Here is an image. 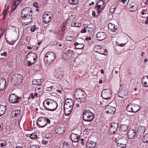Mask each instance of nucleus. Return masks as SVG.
Listing matches in <instances>:
<instances>
[{
    "mask_svg": "<svg viewBox=\"0 0 148 148\" xmlns=\"http://www.w3.org/2000/svg\"><path fill=\"white\" fill-rule=\"evenodd\" d=\"M56 90V86H47L46 88V91H47L54 92Z\"/></svg>",
    "mask_w": 148,
    "mask_h": 148,
    "instance_id": "473e14b6",
    "label": "nucleus"
},
{
    "mask_svg": "<svg viewBox=\"0 0 148 148\" xmlns=\"http://www.w3.org/2000/svg\"><path fill=\"white\" fill-rule=\"evenodd\" d=\"M79 0H68L69 3L70 4L76 5L78 3Z\"/></svg>",
    "mask_w": 148,
    "mask_h": 148,
    "instance_id": "ea45409f",
    "label": "nucleus"
},
{
    "mask_svg": "<svg viewBox=\"0 0 148 148\" xmlns=\"http://www.w3.org/2000/svg\"><path fill=\"white\" fill-rule=\"evenodd\" d=\"M37 58L36 54L32 52L28 53L25 58L27 62H25V64L30 66L35 62Z\"/></svg>",
    "mask_w": 148,
    "mask_h": 148,
    "instance_id": "7ed1b4c3",
    "label": "nucleus"
},
{
    "mask_svg": "<svg viewBox=\"0 0 148 148\" xmlns=\"http://www.w3.org/2000/svg\"><path fill=\"white\" fill-rule=\"evenodd\" d=\"M143 141L144 143H147L148 142V134H146L143 138Z\"/></svg>",
    "mask_w": 148,
    "mask_h": 148,
    "instance_id": "a18cd8bd",
    "label": "nucleus"
},
{
    "mask_svg": "<svg viewBox=\"0 0 148 148\" xmlns=\"http://www.w3.org/2000/svg\"><path fill=\"white\" fill-rule=\"evenodd\" d=\"M22 0H14L12 6V8H13V10H14L16 8L17 6L16 5L18 4Z\"/></svg>",
    "mask_w": 148,
    "mask_h": 148,
    "instance_id": "58836bf2",
    "label": "nucleus"
},
{
    "mask_svg": "<svg viewBox=\"0 0 148 148\" xmlns=\"http://www.w3.org/2000/svg\"><path fill=\"white\" fill-rule=\"evenodd\" d=\"M69 144L67 142H64L63 143L62 147V148H69Z\"/></svg>",
    "mask_w": 148,
    "mask_h": 148,
    "instance_id": "8fccbe9b",
    "label": "nucleus"
},
{
    "mask_svg": "<svg viewBox=\"0 0 148 148\" xmlns=\"http://www.w3.org/2000/svg\"><path fill=\"white\" fill-rule=\"evenodd\" d=\"M136 135H137V133L134 129H129L127 132V136L129 139H132L134 138Z\"/></svg>",
    "mask_w": 148,
    "mask_h": 148,
    "instance_id": "dca6fc26",
    "label": "nucleus"
},
{
    "mask_svg": "<svg viewBox=\"0 0 148 148\" xmlns=\"http://www.w3.org/2000/svg\"><path fill=\"white\" fill-rule=\"evenodd\" d=\"M95 52L98 53L100 54L104 55H106V53H107V50L104 49L101 45H96L93 48Z\"/></svg>",
    "mask_w": 148,
    "mask_h": 148,
    "instance_id": "f8f14e48",
    "label": "nucleus"
},
{
    "mask_svg": "<svg viewBox=\"0 0 148 148\" xmlns=\"http://www.w3.org/2000/svg\"><path fill=\"white\" fill-rule=\"evenodd\" d=\"M148 76L144 77L142 79V83L143 86L145 87H148L147 82L148 81Z\"/></svg>",
    "mask_w": 148,
    "mask_h": 148,
    "instance_id": "c756f323",
    "label": "nucleus"
},
{
    "mask_svg": "<svg viewBox=\"0 0 148 148\" xmlns=\"http://www.w3.org/2000/svg\"><path fill=\"white\" fill-rule=\"evenodd\" d=\"M7 142L5 140H0V148H5L7 145Z\"/></svg>",
    "mask_w": 148,
    "mask_h": 148,
    "instance_id": "c9c22d12",
    "label": "nucleus"
},
{
    "mask_svg": "<svg viewBox=\"0 0 148 148\" xmlns=\"http://www.w3.org/2000/svg\"><path fill=\"white\" fill-rule=\"evenodd\" d=\"M51 121L48 118L40 117L37 120V125L40 128H43L46 126L48 124H50Z\"/></svg>",
    "mask_w": 148,
    "mask_h": 148,
    "instance_id": "423d86ee",
    "label": "nucleus"
},
{
    "mask_svg": "<svg viewBox=\"0 0 148 148\" xmlns=\"http://www.w3.org/2000/svg\"><path fill=\"white\" fill-rule=\"evenodd\" d=\"M66 39L67 41H71L74 39V37L68 36H66Z\"/></svg>",
    "mask_w": 148,
    "mask_h": 148,
    "instance_id": "de8ad7c7",
    "label": "nucleus"
},
{
    "mask_svg": "<svg viewBox=\"0 0 148 148\" xmlns=\"http://www.w3.org/2000/svg\"><path fill=\"white\" fill-rule=\"evenodd\" d=\"M81 26V24L79 23L74 22L71 24V26L75 27H80Z\"/></svg>",
    "mask_w": 148,
    "mask_h": 148,
    "instance_id": "49530a36",
    "label": "nucleus"
},
{
    "mask_svg": "<svg viewBox=\"0 0 148 148\" xmlns=\"http://www.w3.org/2000/svg\"><path fill=\"white\" fill-rule=\"evenodd\" d=\"M22 19L24 20V22L25 25H28L31 23L32 20V14H29L27 16H24L22 17Z\"/></svg>",
    "mask_w": 148,
    "mask_h": 148,
    "instance_id": "2eb2a0df",
    "label": "nucleus"
},
{
    "mask_svg": "<svg viewBox=\"0 0 148 148\" xmlns=\"http://www.w3.org/2000/svg\"><path fill=\"white\" fill-rule=\"evenodd\" d=\"M137 7L136 3L135 2H132L129 5V10L130 12H134L136 10Z\"/></svg>",
    "mask_w": 148,
    "mask_h": 148,
    "instance_id": "bb28decb",
    "label": "nucleus"
},
{
    "mask_svg": "<svg viewBox=\"0 0 148 148\" xmlns=\"http://www.w3.org/2000/svg\"><path fill=\"white\" fill-rule=\"evenodd\" d=\"M23 75L20 74H15L12 77L11 81L14 83H17L21 84L23 81Z\"/></svg>",
    "mask_w": 148,
    "mask_h": 148,
    "instance_id": "6e6552de",
    "label": "nucleus"
},
{
    "mask_svg": "<svg viewBox=\"0 0 148 148\" xmlns=\"http://www.w3.org/2000/svg\"><path fill=\"white\" fill-rule=\"evenodd\" d=\"M68 53L71 54H72L73 53V51L71 50L68 49Z\"/></svg>",
    "mask_w": 148,
    "mask_h": 148,
    "instance_id": "69168bd1",
    "label": "nucleus"
},
{
    "mask_svg": "<svg viewBox=\"0 0 148 148\" xmlns=\"http://www.w3.org/2000/svg\"><path fill=\"white\" fill-rule=\"evenodd\" d=\"M42 143L44 145H46L47 144L48 142L45 140H42Z\"/></svg>",
    "mask_w": 148,
    "mask_h": 148,
    "instance_id": "bf43d9fd",
    "label": "nucleus"
},
{
    "mask_svg": "<svg viewBox=\"0 0 148 148\" xmlns=\"http://www.w3.org/2000/svg\"><path fill=\"white\" fill-rule=\"evenodd\" d=\"M30 97H31L32 99H34L35 98L34 93H31L29 95V97L28 98V99H30Z\"/></svg>",
    "mask_w": 148,
    "mask_h": 148,
    "instance_id": "6e6d98bb",
    "label": "nucleus"
},
{
    "mask_svg": "<svg viewBox=\"0 0 148 148\" xmlns=\"http://www.w3.org/2000/svg\"><path fill=\"white\" fill-rule=\"evenodd\" d=\"M84 28L83 29H82L81 31V33H85L86 32V28H88V29H92V28H91L90 27H88V25L87 24H84Z\"/></svg>",
    "mask_w": 148,
    "mask_h": 148,
    "instance_id": "a19ab883",
    "label": "nucleus"
},
{
    "mask_svg": "<svg viewBox=\"0 0 148 148\" xmlns=\"http://www.w3.org/2000/svg\"><path fill=\"white\" fill-rule=\"evenodd\" d=\"M140 109V106L138 105L132 103L129 104L126 108V109L127 111L133 112H137Z\"/></svg>",
    "mask_w": 148,
    "mask_h": 148,
    "instance_id": "9d476101",
    "label": "nucleus"
},
{
    "mask_svg": "<svg viewBox=\"0 0 148 148\" xmlns=\"http://www.w3.org/2000/svg\"><path fill=\"white\" fill-rule=\"evenodd\" d=\"M42 79H34L32 81V84L34 85L37 86L41 85Z\"/></svg>",
    "mask_w": 148,
    "mask_h": 148,
    "instance_id": "e433bc0d",
    "label": "nucleus"
},
{
    "mask_svg": "<svg viewBox=\"0 0 148 148\" xmlns=\"http://www.w3.org/2000/svg\"><path fill=\"white\" fill-rule=\"evenodd\" d=\"M129 119V116H125L122 119V121L124 124H127L130 122V120Z\"/></svg>",
    "mask_w": 148,
    "mask_h": 148,
    "instance_id": "4c0bfd02",
    "label": "nucleus"
},
{
    "mask_svg": "<svg viewBox=\"0 0 148 148\" xmlns=\"http://www.w3.org/2000/svg\"><path fill=\"white\" fill-rule=\"evenodd\" d=\"M118 127V124L116 123H112L109 128L110 134H113L115 133Z\"/></svg>",
    "mask_w": 148,
    "mask_h": 148,
    "instance_id": "4468645a",
    "label": "nucleus"
},
{
    "mask_svg": "<svg viewBox=\"0 0 148 148\" xmlns=\"http://www.w3.org/2000/svg\"><path fill=\"white\" fill-rule=\"evenodd\" d=\"M3 129V123L0 122V131H2Z\"/></svg>",
    "mask_w": 148,
    "mask_h": 148,
    "instance_id": "052dcab7",
    "label": "nucleus"
},
{
    "mask_svg": "<svg viewBox=\"0 0 148 148\" xmlns=\"http://www.w3.org/2000/svg\"><path fill=\"white\" fill-rule=\"evenodd\" d=\"M128 126L127 125L122 124L120 128V130L121 132H125L128 129Z\"/></svg>",
    "mask_w": 148,
    "mask_h": 148,
    "instance_id": "72a5a7b5",
    "label": "nucleus"
},
{
    "mask_svg": "<svg viewBox=\"0 0 148 148\" xmlns=\"http://www.w3.org/2000/svg\"><path fill=\"white\" fill-rule=\"evenodd\" d=\"M74 96L77 101L79 102L80 103L84 102L86 100L85 92L82 90L76 89L74 92Z\"/></svg>",
    "mask_w": 148,
    "mask_h": 148,
    "instance_id": "f03ea898",
    "label": "nucleus"
},
{
    "mask_svg": "<svg viewBox=\"0 0 148 148\" xmlns=\"http://www.w3.org/2000/svg\"><path fill=\"white\" fill-rule=\"evenodd\" d=\"M92 16H93L95 17L96 15V13L95 11H93L92 12Z\"/></svg>",
    "mask_w": 148,
    "mask_h": 148,
    "instance_id": "338daca9",
    "label": "nucleus"
},
{
    "mask_svg": "<svg viewBox=\"0 0 148 148\" xmlns=\"http://www.w3.org/2000/svg\"><path fill=\"white\" fill-rule=\"evenodd\" d=\"M21 97H18L15 94H11L9 97V101L11 103H17L21 101Z\"/></svg>",
    "mask_w": 148,
    "mask_h": 148,
    "instance_id": "1a4fd4ad",
    "label": "nucleus"
},
{
    "mask_svg": "<svg viewBox=\"0 0 148 148\" xmlns=\"http://www.w3.org/2000/svg\"><path fill=\"white\" fill-rule=\"evenodd\" d=\"M94 116V114L89 110L86 109L83 112V118L85 121H91L93 120Z\"/></svg>",
    "mask_w": 148,
    "mask_h": 148,
    "instance_id": "20e7f679",
    "label": "nucleus"
},
{
    "mask_svg": "<svg viewBox=\"0 0 148 148\" xmlns=\"http://www.w3.org/2000/svg\"><path fill=\"white\" fill-rule=\"evenodd\" d=\"M74 101L71 99H68L65 100V102L64 103V106L71 108H73L74 105Z\"/></svg>",
    "mask_w": 148,
    "mask_h": 148,
    "instance_id": "aec40b11",
    "label": "nucleus"
},
{
    "mask_svg": "<svg viewBox=\"0 0 148 148\" xmlns=\"http://www.w3.org/2000/svg\"><path fill=\"white\" fill-rule=\"evenodd\" d=\"M1 56H4L5 57H6L7 56V52L6 51H5L3 52V53H1Z\"/></svg>",
    "mask_w": 148,
    "mask_h": 148,
    "instance_id": "680f3d73",
    "label": "nucleus"
},
{
    "mask_svg": "<svg viewBox=\"0 0 148 148\" xmlns=\"http://www.w3.org/2000/svg\"><path fill=\"white\" fill-rule=\"evenodd\" d=\"M52 14L51 12H44L43 16V21L44 23L47 24L51 20Z\"/></svg>",
    "mask_w": 148,
    "mask_h": 148,
    "instance_id": "9b49d317",
    "label": "nucleus"
},
{
    "mask_svg": "<svg viewBox=\"0 0 148 148\" xmlns=\"http://www.w3.org/2000/svg\"><path fill=\"white\" fill-rule=\"evenodd\" d=\"M96 37L98 40L101 41L106 38L107 35L104 32H99L97 34Z\"/></svg>",
    "mask_w": 148,
    "mask_h": 148,
    "instance_id": "6ab92c4d",
    "label": "nucleus"
},
{
    "mask_svg": "<svg viewBox=\"0 0 148 148\" xmlns=\"http://www.w3.org/2000/svg\"><path fill=\"white\" fill-rule=\"evenodd\" d=\"M65 129L62 126H56L55 129V132L58 134H62L64 133Z\"/></svg>",
    "mask_w": 148,
    "mask_h": 148,
    "instance_id": "4be33fe9",
    "label": "nucleus"
},
{
    "mask_svg": "<svg viewBox=\"0 0 148 148\" xmlns=\"http://www.w3.org/2000/svg\"><path fill=\"white\" fill-rule=\"evenodd\" d=\"M74 45L76 49H82L84 47V45L83 43H79L77 42H75Z\"/></svg>",
    "mask_w": 148,
    "mask_h": 148,
    "instance_id": "7c9ffc66",
    "label": "nucleus"
},
{
    "mask_svg": "<svg viewBox=\"0 0 148 148\" xmlns=\"http://www.w3.org/2000/svg\"><path fill=\"white\" fill-rule=\"evenodd\" d=\"M80 140L81 141V143H82V145H84V140L83 138H81L80 139Z\"/></svg>",
    "mask_w": 148,
    "mask_h": 148,
    "instance_id": "774afa93",
    "label": "nucleus"
},
{
    "mask_svg": "<svg viewBox=\"0 0 148 148\" xmlns=\"http://www.w3.org/2000/svg\"><path fill=\"white\" fill-rule=\"evenodd\" d=\"M116 8L114 7H111L110 10V12L112 13H114Z\"/></svg>",
    "mask_w": 148,
    "mask_h": 148,
    "instance_id": "603ef678",
    "label": "nucleus"
},
{
    "mask_svg": "<svg viewBox=\"0 0 148 148\" xmlns=\"http://www.w3.org/2000/svg\"><path fill=\"white\" fill-rule=\"evenodd\" d=\"M3 13L4 16V17L5 18L7 14V11L6 10H5L3 12Z\"/></svg>",
    "mask_w": 148,
    "mask_h": 148,
    "instance_id": "4d7b16f0",
    "label": "nucleus"
},
{
    "mask_svg": "<svg viewBox=\"0 0 148 148\" xmlns=\"http://www.w3.org/2000/svg\"><path fill=\"white\" fill-rule=\"evenodd\" d=\"M101 96L103 99L106 100L110 99L112 96V94L109 90L106 89L104 90L101 93Z\"/></svg>",
    "mask_w": 148,
    "mask_h": 148,
    "instance_id": "ddd939ff",
    "label": "nucleus"
},
{
    "mask_svg": "<svg viewBox=\"0 0 148 148\" xmlns=\"http://www.w3.org/2000/svg\"><path fill=\"white\" fill-rule=\"evenodd\" d=\"M31 148H39V147L37 145H34L31 146Z\"/></svg>",
    "mask_w": 148,
    "mask_h": 148,
    "instance_id": "e2e57ef3",
    "label": "nucleus"
},
{
    "mask_svg": "<svg viewBox=\"0 0 148 148\" xmlns=\"http://www.w3.org/2000/svg\"><path fill=\"white\" fill-rule=\"evenodd\" d=\"M71 140L74 142H78L80 139L79 136L77 134L72 133L70 135Z\"/></svg>",
    "mask_w": 148,
    "mask_h": 148,
    "instance_id": "412c9836",
    "label": "nucleus"
},
{
    "mask_svg": "<svg viewBox=\"0 0 148 148\" xmlns=\"http://www.w3.org/2000/svg\"><path fill=\"white\" fill-rule=\"evenodd\" d=\"M32 9L29 8H25L22 10L21 12V18L27 16L29 14H32Z\"/></svg>",
    "mask_w": 148,
    "mask_h": 148,
    "instance_id": "a211bd4d",
    "label": "nucleus"
},
{
    "mask_svg": "<svg viewBox=\"0 0 148 148\" xmlns=\"http://www.w3.org/2000/svg\"><path fill=\"white\" fill-rule=\"evenodd\" d=\"M141 14L142 15L146 14H148L147 11L145 10H143V11L141 12Z\"/></svg>",
    "mask_w": 148,
    "mask_h": 148,
    "instance_id": "5fc2aeb1",
    "label": "nucleus"
},
{
    "mask_svg": "<svg viewBox=\"0 0 148 148\" xmlns=\"http://www.w3.org/2000/svg\"><path fill=\"white\" fill-rule=\"evenodd\" d=\"M36 27L35 25H33L32 26L30 29V31L32 32H34L36 30Z\"/></svg>",
    "mask_w": 148,
    "mask_h": 148,
    "instance_id": "864d4df0",
    "label": "nucleus"
},
{
    "mask_svg": "<svg viewBox=\"0 0 148 148\" xmlns=\"http://www.w3.org/2000/svg\"><path fill=\"white\" fill-rule=\"evenodd\" d=\"M56 55L53 53L49 52L46 53L44 57V61L46 64H51L55 60Z\"/></svg>",
    "mask_w": 148,
    "mask_h": 148,
    "instance_id": "39448f33",
    "label": "nucleus"
},
{
    "mask_svg": "<svg viewBox=\"0 0 148 148\" xmlns=\"http://www.w3.org/2000/svg\"><path fill=\"white\" fill-rule=\"evenodd\" d=\"M6 107L5 106L0 105V116L3 115L6 110Z\"/></svg>",
    "mask_w": 148,
    "mask_h": 148,
    "instance_id": "f704fd0d",
    "label": "nucleus"
},
{
    "mask_svg": "<svg viewBox=\"0 0 148 148\" xmlns=\"http://www.w3.org/2000/svg\"><path fill=\"white\" fill-rule=\"evenodd\" d=\"M128 92L125 90L119 91L118 94V96L120 97L126 99L127 98Z\"/></svg>",
    "mask_w": 148,
    "mask_h": 148,
    "instance_id": "5701e85b",
    "label": "nucleus"
},
{
    "mask_svg": "<svg viewBox=\"0 0 148 148\" xmlns=\"http://www.w3.org/2000/svg\"><path fill=\"white\" fill-rule=\"evenodd\" d=\"M96 145V143L93 141H91L90 143L88 145L89 147L91 148H94Z\"/></svg>",
    "mask_w": 148,
    "mask_h": 148,
    "instance_id": "79ce46f5",
    "label": "nucleus"
},
{
    "mask_svg": "<svg viewBox=\"0 0 148 148\" xmlns=\"http://www.w3.org/2000/svg\"><path fill=\"white\" fill-rule=\"evenodd\" d=\"M43 104L46 110L51 111L55 110L58 107L57 102L50 99H45L44 101Z\"/></svg>",
    "mask_w": 148,
    "mask_h": 148,
    "instance_id": "f257e3e1",
    "label": "nucleus"
},
{
    "mask_svg": "<svg viewBox=\"0 0 148 148\" xmlns=\"http://www.w3.org/2000/svg\"><path fill=\"white\" fill-rule=\"evenodd\" d=\"M91 38L90 36H86L85 38V40L87 41L91 40Z\"/></svg>",
    "mask_w": 148,
    "mask_h": 148,
    "instance_id": "0e129e2a",
    "label": "nucleus"
},
{
    "mask_svg": "<svg viewBox=\"0 0 148 148\" xmlns=\"http://www.w3.org/2000/svg\"><path fill=\"white\" fill-rule=\"evenodd\" d=\"M6 81L4 78H0V90H3L5 87Z\"/></svg>",
    "mask_w": 148,
    "mask_h": 148,
    "instance_id": "cd10ccee",
    "label": "nucleus"
},
{
    "mask_svg": "<svg viewBox=\"0 0 148 148\" xmlns=\"http://www.w3.org/2000/svg\"><path fill=\"white\" fill-rule=\"evenodd\" d=\"M108 27L110 31L113 32H115L117 29V26L111 23H109L108 25Z\"/></svg>",
    "mask_w": 148,
    "mask_h": 148,
    "instance_id": "2f4dec72",
    "label": "nucleus"
},
{
    "mask_svg": "<svg viewBox=\"0 0 148 148\" xmlns=\"http://www.w3.org/2000/svg\"><path fill=\"white\" fill-rule=\"evenodd\" d=\"M34 97H35L36 98H37L38 97H39L40 96L38 95V93L37 92H36L34 93Z\"/></svg>",
    "mask_w": 148,
    "mask_h": 148,
    "instance_id": "13d9d810",
    "label": "nucleus"
},
{
    "mask_svg": "<svg viewBox=\"0 0 148 148\" xmlns=\"http://www.w3.org/2000/svg\"><path fill=\"white\" fill-rule=\"evenodd\" d=\"M106 6V3L104 1L99 0L96 4L95 9L97 10V13L100 14L103 11Z\"/></svg>",
    "mask_w": 148,
    "mask_h": 148,
    "instance_id": "0eeeda50",
    "label": "nucleus"
},
{
    "mask_svg": "<svg viewBox=\"0 0 148 148\" xmlns=\"http://www.w3.org/2000/svg\"><path fill=\"white\" fill-rule=\"evenodd\" d=\"M117 146L118 147H120L121 148H126V146L125 144H123L119 142L117 143Z\"/></svg>",
    "mask_w": 148,
    "mask_h": 148,
    "instance_id": "c03bdc74",
    "label": "nucleus"
},
{
    "mask_svg": "<svg viewBox=\"0 0 148 148\" xmlns=\"http://www.w3.org/2000/svg\"><path fill=\"white\" fill-rule=\"evenodd\" d=\"M29 137L30 139H36L37 138V135L34 133L30 134Z\"/></svg>",
    "mask_w": 148,
    "mask_h": 148,
    "instance_id": "37998d69",
    "label": "nucleus"
},
{
    "mask_svg": "<svg viewBox=\"0 0 148 148\" xmlns=\"http://www.w3.org/2000/svg\"><path fill=\"white\" fill-rule=\"evenodd\" d=\"M73 108L64 106V111L65 115L66 116H69L72 111Z\"/></svg>",
    "mask_w": 148,
    "mask_h": 148,
    "instance_id": "c85d7f7f",
    "label": "nucleus"
},
{
    "mask_svg": "<svg viewBox=\"0 0 148 148\" xmlns=\"http://www.w3.org/2000/svg\"><path fill=\"white\" fill-rule=\"evenodd\" d=\"M21 111L19 110L16 109L12 111L10 114L11 117H17L18 119H20L21 116L20 115Z\"/></svg>",
    "mask_w": 148,
    "mask_h": 148,
    "instance_id": "f3484780",
    "label": "nucleus"
},
{
    "mask_svg": "<svg viewBox=\"0 0 148 148\" xmlns=\"http://www.w3.org/2000/svg\"><path fill=\"white\" fill-rule=\"evenodd\" d=\"M105 110L107 113L113 114L116 111V108L113 106H106Z\"/></svg>",
    "mask_w": 148,
    "mask_h": 148,
    "instance_id": "a878e982",
    "label": "nucleus"
},
{
    "mask_svg": "<svg viewBox=\"0 0 148 148\" xmlns=\"http://www.w3.org/2000/svg\"><path fill=\"white\" fill-rule=\"evenodd\" d=\"M20 121V119H18L17 120H15L14 121V125L16 126H17L19 125Z\"/></svg>",
    "mask_w": 148,
    "mask_h": 148,
    "instance_id": "09e8293b",
    "label": "nucleus"
},
{
    "mask_svg": "<svg viewBox=\"0 0 148 148\" xmlns=\"http://www.w3.org/2000/svg\"><path fill=\"white\" fill-rule=\"evenodd\" d=\"M45 136L47 139L51 138L52 136V134L50 133H47L45 134Z\"/></svg>",
    "mask_w": 148,
    "mask_h": 148,
    "instance_id": "3c124183",
    "label": "nucleus"
},
{
    "mask_svg": "<svg viewBox=\"0 0 148 148\" xmlns=\"http://www.w3.org/2000/svg\"><path fill=\"white\" fill-rule=\"evenodd\" d=\"M35 91L38 93L39 96L42 95L44 91L42 85L37 86L35 88Z\"/></svg>",
    "mask_w": 148,
    "mask_h": 148,
    "instance_id": "393cba45",
    "label": "nucleus"
},
{
    "mask_svg": "<svg viewBox=\"0 0 148 148\" xmlns=\"http://www.w3.org/2000/svg\"><path fill=\"white\" fill-rule=\"evenodd\" d=\"M145 131V127L143 126H140L138 127L137 128V136H141V135L144 134Z\"/></svg>",
    "mask_w": 148,
    "mask_h": 148,
    "instance_id": "b1692460",
    "label": "nucleus"
}]
</instances>
